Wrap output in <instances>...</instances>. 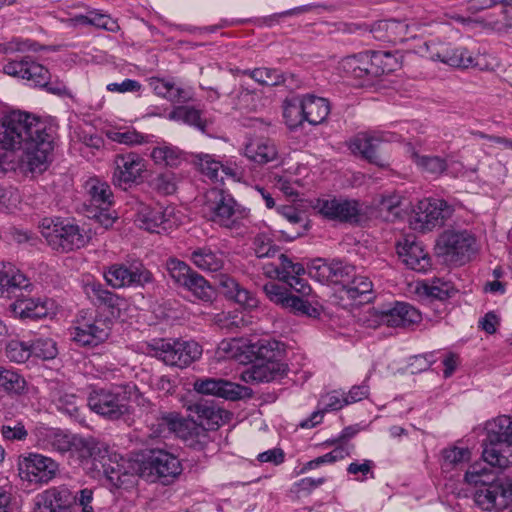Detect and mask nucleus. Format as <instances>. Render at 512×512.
Returning <instances> with one entry per match:
<instances>
[{"instance_id":"obj_61","label":"nucleus","mask_w":512,"mask_h":512,"mask_svg":"<svg viewBox=\"0 0 512 512\" xmlns=\"http://www.w3.org/2000/svg\"><path fill=\"white\" fill-rule=\"evenodd\" d=\"M418 166L434 177H438L449 167L446 161L439 156H418Z\"/></svg>"},{"instance_id":"obj_12","label":"nucleus","mask_w":512,"mask_h":512,"mask_svg":"<svg viewBox=\"0 0 512 512\" xmlns=\"http://www.w3.org/2000/svg\"><path fill=\"white\" fill-rule=\"evenodd\" d=\"M313 209L323 218L349 224H358L363 217L362 205L354 199L325 196L315 200Z\"/></svg>"},{"instance_id":"obj_19","label":"nucleus","mask_w":512,"mask_h":512,"mask_svg":"<svg viewBox=\"0 0 512 512\" xmlns=\"http://www.w3.org/2000/svg\"><path fill=\"white\" fill-rule=\"evenodd\" d=\"M138 226L151 233H162L170 231L177 225L174 217V208L142 205L136 217Z\"/></svg>"},{"instance_id":"obj_22","label":"nucleus","mask_w":512,"mask_h":512,"mask_svg":"<svg viewBox=\"0 0 512 512\" xmlns=\"http://www.w3.org/2000/svg\"><path fill=\"white\" fill-rule=\"evenodd\" d=\"M110 334V326L103 319H87L81 316L73 328L72 338L82 346H97Z\"/></svg>"},{"instance_id":"obj_53","label":"nucleus","mask_w":512,"mask_h":512,"mask_svg":"<svg viewBox=\"0 0 512 512\" xmlns=\"http://www.w3.org/2000/svg\"><path fill=\"white\" fill-rule=\"evenodd\" d=\"M32 354L43 360L54 359L58 354L56 342L47 337H39L31 341Z\"/></svg>"},{"instance_id":"obj_49","label":"nucleus","mask_w":512,"mask_h":512,"mask_svg":"<svg viewBox=\"0 0 512 512\" xmlns=\"http://www.w3.org/2000/svg\"><path fill=\"white\" fill-rule=\"evenodd\" d=\"M465 481L468 484L480 486V488H486L492 484H500L497 482L496 475L490 469L480 465H473L467 470Z\"/></svg>"},{"instance_id":"obj_28","label":"nucleus","mask_w":512,"mask_h":512,"mask_svg":"<svg viewBox=\"0 0 512 512\" xmlns=\"http://www.w3.org/2000/svg\"><path fill=\"white\" fill-rule=\"evenodd\" d=\"M219 286L227 297L234 299L243 307L248 309L257 307V298L249 290L241 286L234 278L226 274H220Z\"/></svg>"},{"instance_id":"obj_64","label":"nucleus","mask_w":512,"mask_h":512,"mask_svg":"<svg viewBox=\"0 0 512 512\" xmlns=\"http://www.w3.org/2000/svg\"><path fill=\"white\" fill-rule=\"evenodd\" d=\"M415 241L405 239L404 243H398L397 254L401 262L409 269H416V256L414 254Z\"/></svg>"},{"instance_id":"obj_30","label":"nucleus","mask_w":512,"mask_h":512,"mask_svg":"<svg viewBox=\"0 0 512 512\" xmlns=\"http://www.w3.org/2000/svg\"><path fill=\"white\" fill-rule=\"evenodd\" d=\"M343 298L352 300L355 304L367 303L372 299L373 283L364 275L357 274L342 288Z\"/></svg>"},{"instance_id":"obj_18","label":"nucleus","mask_w":512,"mask_h":512,"mask_svg":"<svg viewBox=\"0 0 512 512\" xmlns=\"http://www.w3.org/2000/svg\"><path fill=\"white\" fill-rule=\"evenodd\" d=\"M93 441L73 435L60 429H49L44 438V445L51 451L64 454L66 452H79V457H93Z\"/></svg>"},{"instance_id":"obj_59","label":"nucleus","mask_w":512,"mask_h":512,"mask_svg":"<svg viewBox=\"0 0 512 512\" xmlns=\"http://www.w3.org/2000/svg\"><path fill=\"white\" fill-rule=\"evenodd\" d=\"M54 401L58 408V410L66 413L72 418L79 417V405L78 402L81 401L76 395L68 394V393H58L54 395Z\"/></svg>"},{"instance_id":"obj_8","label":"nucleus","mask_w":512,"mask_h":512,"mask_svg":"<svg viewBox=\"0 0 512 512\" xmlns=\"http://www.w3.org/2000/svg\"><path fill=\"white\" fill-rule=\"evenodd\" d=\"M3 72L9 76L25 79L31 85L44 88L53 94L61 95L66 91L64 82L58 79L52 80L49 70L29 56L9 61L3 66Z\"/></svg>"},{"instance_id":"obj_20","label":"nucleus","mask_w":512,"mask_h":512,"mask_svg":"<svg viewBox=\"0 0 512 512\" xmlns=\"http://www.w3.org/2000/svg\"><path fill=\"white\" fill-rule=\"evenodd\" d=\"M309 275L319 281H332L336 283L347 284L356 275V269L353 265L340 260H333L330 263L317 259L313 261L309 268Z\"/></svg>"},{"instance_id":"obj_29","label":"nucleus","mask_w":512,"mask_h":512,"mask_svg":"<svg viewBox=\"0 0 512 512\" xmlns=\"http://www.w3.org/2000/svg\"><path fill=\"white\" fill-rule=\"evenodd\" d=\"M305 121L311 125L323 123L330 113V103L328 99L318 97L312 94L302 96Z\"/></svg>"},{"instance_id":"obj_51","label":"nucleus","mask_w":512,"mask_h":512,"mask_svg":"<svg viewBox=\"0 0 512 512\" xmlns=\"http://www.w3.org/2000/svg\"><path fill=\"white\" fill-rule=\"evenodd\" d=\"M196 157L197 164L205 176L215 183L223 182V175H221L223 162L210 154H199Z\"/></svg>"},{"instance_id":"obj_13","label":"nucleus","mask_w":512,"mask_h":512,"mask_svg":"<svg viewBox=\"0 0 512 512\" xmlns=\"http://www.w3.org/2000/svg\"><path fill=\"white\" fill-rule=\"evenodd\" d=\"M88 193L90 204L87 207V217L94 219L105 229L112 227L117 216L111 209L113 194L110 186L106 182L92 179L88 183Z\"/></svg>"},{"instance_id":"obj_35","label":"nucleus","mask_w":512,"mask_h":512,"mask_svg":"<svg viewBox=\"0 0 512 512\" xmlns=\"http://www.w3.org/2000/svg\"><path fill=\"white\" fill-rule=\"evenodd\" d=\"M451 291L450 283L439 278H434L431 282L418 281V303L423 304L428 300H446L451 297Z\"/></svg>"},{"instance_id":"obj_34","label":"nucleus","mask_w":512,"mask_h":512,"mask_svg":"<svg viewBox=\"0 0 512 512\" xmlns=\"http://www.w3.org/2000/svg\"><path fill=\"white\" fill-rule=\"evenodd\" d=\"M182 439L188 448L201 452L204 456L214 451L213 440L208 430L194 422Z\"/></svg>"},{"instance_id":"obj_44","label":"nucleus","mask_w":512,"mask_h":512,"mask_svg":"<svg viewBox=\"0 0 512 512\" xmlns=\"http://www.w3.org/2000/svg\"><path fill=\"white\" fill-rule=\"evenodd\" d=\"M283 117L286 125L291 130L298 128L305 121L302 96L285 100Z\"/></svg>"},{"instance_id":"obj_40","label":"nucleus","mask_w":512,"mask_h":512,"mask_svg":"<svg viewBox=\"0 0 512 512\" xmlns=\"http://www.w3.org/2000/svg\"><path fill=\"white\" fill-rule=\"evenodd\" d=\"M412 307L404 302H396L393 307L383 309L380 311V321L390 327L405 326L406 323H410V313Z\"/></svg>"},{"instance_id":"obj_33","label":"nucleus","mask_w":512,"mask_h":512,"mask_svg":"<svg viewBox=\"0 0 512 512\" xmlns=\"http://www.w3.org/2000/svg\"><path fill=\"white\" fill-rule=\"evenodd\" d=\"M190 260L196 267L207 272H218L224 266L223 252L209 247L194 249L190 254Z\"/></svg>"},{"instance_id":"obj_1","label":"nucleus","mask_w":512,"mask_h":512,"mask_svg":"<svg viewBox=\"0 0 512 512\" xmlns=\"http://www.w3.org/2000/svg\"><path fill=\"white\" fill-rule=\"evenodd\" d=\"M57 128L30 113L14 110L0 121V144L4 149H22L21 167L42 173L48 167L54 149Z\"/></svg>"},{"instance_id":"obj_26","label":"nucleus","mask_w":512,"mask_h":512,"mask_svg":"<svg viewBox=\"0 0 512 512\" xmlns=\"http://www.w3.org/2000/svg\"><path fill=\"white\" fill-rule=\"evenodd\" d=\"M149 85L154 93L171 103H187L193 100L191 90L185 89L174 78H150Z\"/></svg>"},{"instance_id":"obj_25","label":"nucleus","mask_w":512,"mask_h":512,"mask_svg":"<svg viewBox=\"0 0 512 512\" xmlns=\"http://www.w3.org/2000/svg\"><path fill=\"white\" fill-rule=\"evenodd\" d=\"M381 135L359 134L351 142L350 148L354 154H360L364 159L379 167L388 165L386 158L380 154Z\"/></svg>"},{"instance_id":"obj_48","label":"nucleus","mask_w":512,"mask_h":512,"mask_svg":"<svg viewBox=\"0 0 512 512\" xmlns=\"http://www.w3.org/2000/svg\"><path fill=\"white\" fill-rule=\"evenodd\" d=\"M182 286L200 300L210 301L212 298V288L208 281L194 270Z\"/></svg>"},{"instance_id":"obj_3","label":"nucleus","mask_w":512,"mask_h":512,"mask_svg":"<svg viewBox=\"0 0 512 512\" xmlns=\"http://www.w3.org/2000/svg\"><path fill=\"white\" fill-rule=\"evenodd\" d=\"M466 15L451 12L448 16L463 25L477 24L502 32L512 27V0H466Z\"/></svg>"},{"instance_id":"obj_9","label":"nucleus","mask_w":512,"mask_h":512,"mask_svg":"<svg viewBox=\"0 0 512 512\" xmlns=\"http://www.w3.org/2000/svg\"><path fill=\"white\" fill-rule=\"evenodd\" d=\"M89 408L109 420H117L129 413V396L121 385L93 388L87 398Z\"/></svg>"},{"instance_id":"obj_50","label":"nucleus","mask_w":512,"mask_h":512,"mask_svg":"<svg viewBox=\"0 0 512 512\" xmlns=\"http://www.w3.org/2000/svg\"><path fill=\"white\" fill-rule=\"evenodd\" d=\"M25 386V379L17 371L0 366V388L8 393L20 394Z\"/></svg>"},{"instance_id":"obj_63","label":"nucleus","mask_w":512,"mask_h":512,"mask_svg":"<svg viewBox=\"0 0 512 512\" xmlns=\"http://www.w3.org/2000/svg\"><path fill=\"white\" fill-rule=\"evenodd\" d=\"M304 297L305 296L302 295L299 297L291 294L285 308L297 315L316 316L318 313L317 309L313 307L309 301L305 300Z\"/></svg>"},{"instance_id":"obj_32","label":"nucleus","mask_w":512,"mask_h":512,"mask_svg":"<svg viewBox=\"0 0 512 512\" xmlns=\"http://www.w3.org/2000/svg\"><path fill=\"white\" fill-rule=\"evenodd\" d=\"M275 144L268 139H255L245 145L244 155L252 162L263 165L277 158Z\"/></svg>"},{"instance_id":"obj_14","label":"nucleus","mask_w":512,"mask_h":512,"mask_svg":"<svg viewBox=\"0 0 512 512\" xmlns=\"http://www.w3.org/2000/svg\"><path fill=\"white\" fill-rule=\"evenodd\" d=\"M18 467L26 480L40 484H47L53 480L59 470V464L54 459L39 453L21 456Z\"/></svg>"},{"instance_id":"obj_27","label":"nucleus","mask_w":512,"mask_h":512,"mask_svg":"<svg viewBox=\"0 0 512 512\" xmlns=\"http://www.w3.org/2000/svg\"><path fill=\"white\" fill-rule=\"evenodd\" d=\"M102 466L107 480L116 488H122L132 484L134 475L137 474L136 463L132 464L124 459L118 462L109 458L105 460Z\"/></svg>"},{"instance_id":"obj_6","label":"nucleus","mask_w":512,"mask_h":512,"mask_svg":"<svg viewBox=\"0 0 512 512\" xmlns=\"http://www.w3.org/2000/svg\"><path fill=\"white\" fill-rule=\"evenodd\" d=\"M137 474L150 482L171 483L182 471L180 460L163 449H151L136 462Z\"/></svg>"},{"instance_id":"obj_37","label":"nucleus","mask_w":512,"mask_h":512,"mask_svg":"<svg viewBox=\"0 0 512 512\" xmlns=\"http://www.w3.org/2000/svg\"><path fill=\"white\" fill-rule=\"evenodd\" d=\"M368 66L366 51L342 59L339 63V70L347 77L370 80Z\"/></svg>"},{"instance_id":"obj_46","label":"nucleus","mask_w":512,"mask_h":512,"mask_svg":"<svg viewBox=\"0 0 512 512\" xmlns=\"http://www.w3.org/2000/svg\"><path fill=\"white\" fill-rule=\"evenodd\" d=\"M277 212L291 225H298V228L296 229L294 234L287 235V238L289 240H294L297 237H300L307 230L308 223L306 221L305 215L296 207L292 205L279 206L277 207Z\"/></svg>"},{"instance_id":"obj_16","label":"nucleus","mask_w":512,"mask_h":512,"mask_svg":"<svg viewBox=\"0 0 512 512\" xmlns=\"http://www.w3.org/2000/svg\"><path fill=\"white\" fill-rule=\"evenodd\" d=\"M278 264H267L264 267L265 273L269 277H276L285 282L302 296H307L311 292L309 284L300 276L305 273V269L300 263H293L285 254H280Z\"/></svg>"},{"instance_id":"obj_62","label":"nucleus","mask_w":512,"mask_h":512,"mask_svg":"<svg viewBox=\"0 0 512 512\" xmlns=\"http://www.w3.org/2000/svg\"><path fill=\"white\" fill-rule=\"evenodd\" d=\"M107 137L116 143L124 145H138L144 142V136L135 130H113L107 132Z\"/></svg>"},{"instance_id":"obj_52","label":"nucleus","mask_w":512,"mask_h":512,"mask_svg":"<svg viewBox=\"0 0 512 512\" xmlns=\"http://www.w3.org/2000/svg\"><path fill=\"white\" fill-rule=\"evenodd\" d=\"M402 197L399 194L391 193L387 195H381L377 201V207L379 212L385 215V219L392 221L393 219L400 216V206L402 205Z\"/></svg>"},{"instance_id":"obj_23","label":"nucleus","mask_w":512,"mask_h":512,"mask_svg":"<svg viewBox=\"0 0 512 512\" xmlns=\"http://www.w3.org/2000/svg\"><path fill=\"white\" fill-rule=\"evenodd\" d=\"M194 390L200 394L213 395L226 400H238L246 390L243 386L224 379L200 378L193 384Z\"/></svg>"},{"instance_id":"obj_47","label":"nucleus","mask_w":512,"mask_h":512,"mask_svg":"<svg viewBox=\"0 0 512 512\" xmlns=\"http://www.w3.org/2000/svg\"><path fill=\"white\" fill-rule=\"evenodd\" d=\"M471 452L466 447L451 446L442 451V468L451 470L468 462Z\"/></svg>"},{"instance_id":"obj_2","label":"nucleus","mask_w":512,"mask_h":512,"mask_svg":"<svg viewBox=\"0 0 512 512\" xmlns=\"http://www.w3.org/2000/svg\"><path fill=\"white\" fill-rule=\"evenodd\" d=\"M33 283L30 279L10 262L0 263V298L16 297L9 305L8 311L14 318L41 319L48 316L53 307L47 298H31L18 291H31Z\"/></svg>"},{"instance_id":"obj_54","label":"nucleus","mask_w":512,"mask_h":512,"mask_svg":"<svg viewBox=\"0 0 512 512\" xmlns=\"http://www.w3.org/2000/svg\"><path fill=\"white\" fill-rule=\"evenodd\" d=\"M166 270L174 282L180 286L187 283V278L193 272L187 263L177 258H169L166 261Z\"/></svg>"},{"instance_id":"obj_31","label":"nucleus","mask_w":512,"mask_h":512,"mask_svg":"<svg viewBox=\"0 0 512 512\" xmlns=\"http://www.w3.org/2000/svg\"><path fill=\"white\" fill-rule=\"evenodd\" d=\"M369 79L389 74L398 67V60L389 51H367Z\"/></svg>"},{"instance_id":"obj_45","label":"nucleus","mask_w":512,"mask_h":512,"mask_svg":"<svg viewBox=\"0 0 512 512\" xmlns=\"http://www.w3.org/2000/svg\"><path fill=\"white\" fill-rule=\"evenodd\" d=\"M151 157L155 164L169 167H178L184 161L182 152L178 148L168 145L155 147L151 152Z\"/></svg>"},{"instance_id":"obj_21","label":"nucleus","mask_w":512,"mask_h":512,"mask_svg":"<svg viewBox=\"0 0 512 512\" xmlns=\"http://www.w3.org/2000/svg\"><path fill=\"white\" fill-rule=\"evenodd\" d=\"M38 499L34 512H73L74 492L66 485L50 487Z\"/></svg>"},{"instance_id":"obj_58","label":"nucleus","mask_w":512,"mask_h":512,"mask_svg":"<svg viewBox=\"0 0 512 512\" xmlns=\"http://www.w3.org/2000/svg\"><path fill=\"white\" fill-rule=\"evenodd\" d=\"M193 423L184 419L178 412H164V425L168 426L169 433H174L178 437L183 438L186 431Z\"/></svg>"},{"instance_id":"obj_24","label":"nucleus","mask_w":512,"mask_h":512,"mask_svg":"<svg viewBox=\"0 0 512 512\" xmlns=\"http://www.w3.org/2000/svg\"><path fill=\"white\" fill-rule=\"evenodd\" d=\"M285 373V366L271 359H257L241 373V379L250 384L270 382Z\"/></svg>"},{"instance_id":"obj_42","label":"nucleus","mask_w":512,"mask_h":512,"mask_svg":"<svg viewBox=\"0 0 512 512\" xmlns=\"http://www.w3.org/2000/svg\"><path fill=\"white\" fill-rule=\"evenodd\" d=\"M85 293L98 305H104L110 309L119 308L120 306L121 298L115 293L105 289L101 283H88L85 286Z\"/></svg>"},{"instance_id":"obj_55","label":"nucleus","mask_w":512,"mask_h":512,"mask_svg":"<svg viewBox=\"0 0 512 512\" xmlns=\"http://www.w3.org/2000/svg\"><path fill=\"white\" fill-rule=\"evenodd\" d=\"M375 463L373 460L364 459L360 462H352L347 466V473L354 476V480L358 482H365L368 479H374Z\"/></svg>"},{"instance_id":"obj_39","label":"nucleus","mask_w":512,"mask_h":512,"mask_svg":"<svg viewBox=\"0 0 512 512\" xmlns=\"http://www.w3.org/2000/svg\"><path fill=\"white\" fill-rule=\"evenodd\" d=\"M168 119L184 123L201 131L206 128V121L202 119L201 110L193 106L179 105L174 107L169 113Z\"/></svg>"},{"instance_id":"obj_15","label":"nucleus","mask_w":512,"mask_h":512,"mask_svg":"<svg viewBox=\"0 0 512 512\" xmlns=\"http://www.w3.org/2000/svg\"><path fill=\"white\" fill-rule=\"evenodd\" d=\"M145 170V160L138 153H118L113 159L112 182L115 186L126 189L136 183Z\"/></svg>"},{"instance_id":"obj_56","label":"nucleus","mask_w":512,"mask_h":512,"mask_svg":"<svg viewBox=\"0 0 512 512\" xmlns=\"http://www.w3.org/2000/svg\"><path fill=\"white\" fill-rule=\"evenodd\" d=\"M129 262L113 264L105 272L104 277L107 283L113 288H125L127 282Z\"/></svg>"},{"instance_id":"obj_10","label":"nucleus","mask_w":512,"mask_h":512,"mask_svg":"<svg viewBox=\"0 0 512 512\" xmlns=\"http://www.w3.org/2000/svg\"><path fill=\"white\" fill-rule=\"evenodd\" d=\"M423 58L441 63L453 68L467 69L478 67L483 69L482 58L478 53L466 47L451 46L444 43L424 42L418 51Z\"/></svg>"},{"instance_id":"obj_57","label":"nucleus","mask_w":512,"mask_h":512,"mask_svg":"<svg viewBox=\"0 0 512 512\" xmlns=\"http://www.w3.org/2000/svg\"><path fill=\"white\" fill-rule=\"evenodd\" d=\"M5 354L10 361L16 363H24L33 355L30 344L18 340H11L7 344Z\"/></svg>"},{"instance_id":"obj_17","label":"nucleus","mask_w":512,"mask_h":512,"mask_svg":"<svg viewBox=\"0 0 512 512\" xmlns=\"http://www.w3.org/2000/svg\"><path fill=\"white\" fill-rule=\"evenodd\" d=\"M453 213L454 208L443 199L418 201V232L427 233L442 227Z\"/></svg>"},{"instance_id":"obj_36","label":"nucleus","mask_w":512,"mask_h":512,"mask_svg":"<svg viewBox=\"0 0 512 512\" xmlns=\"http://www.w3.org/2000/svg\"><path fill=\"white\" fill-rule=\"evenodd\" d=\"M502 484H492L486 488H479L474 494L477 506L486 511L500 509L506 505L502 497Z\"/></svg>"},{"instance_id":"obj_60","label":"nucleus","mask_w":512,"mask_h":512,"mask_svg":"<svg viewBox=\"0 0 512 512\" xmlns=\"http://www.w3.org/2000/svg\"><path fill=\"white\" fill-rule=\"evenodd\" d=\"M0 433L5 441H24L28 436V431L21 421H9L0 428Z\"/></svg>"},{"instance_id":"obj_11","label":"nucleus","mask_w":512,"mask_h":512,"mask_svg":"<svg viewBox=\"0 0 512 512\" xmlns=\"http://www.w3.org/2000/svg\"><path fill=\"white\" fill-rule=\"evenodd\" d=\"M149 352L166 365L182 369L200 358L202 348L195 341L160 339L149 345Z\"/></svg>"},{"instance_id":"obj_38","label":"nucleus","mask_w":512,"mask_h":512,"mask_svg":"<svg viewBox=\"0 0 512 512\" xmlns=\"http://www.w3.org/2000/svg\"><path fill=\"white\" fill-rule=\"evenodd\" d=\"M188 410L197 416L200 421L198 426H219L222 421L223 410L208 401H199L191 404Z\"/></svg>"},{"instance_id":"obj_41","label":"nucleus","mask_w":512,"mask_h":512,"mask_svg":"<svg viewBox=\"0 0 512 512\" xmlns=\"http://www.w3.org/2000/svg\"><path fill=\"white\" fill-rule=\"evenodd\" d=\"M243 75L249 76L260 85L279 86L285 83L286 75L279 69L260 67L255 69H246L241 72Z\"/></svg>"},{"instance_id":"obj_5","label":"nucleus","mask_w":512,"mask_h":512,"mask_svg":"<svg viewBox=\"0 0 512 512\" xmlns=\"http://www.w3.org/2000/svg\"><path fill=\"white\" fill-rule=\"evenodd\" d=\"M476 244V237L471 231L448 228L437 236L434 251L447 263L463 265L476 254Z\"/></svg>"},{"instance_id":"obj_43","label":"nucleus","mask_w":512,"mask_h":512,"mask_svg":"<svg viewBox=\"0 0 512 512\" xmlns=\"http://www.w3.org/2000/svg\"><path fill=\"white\" fill-rule=\"evenodd\" d=\"M154 282L153 273L139 260L129 262L125 288H144Z\"/></svg>"},{"instance_id":"obj_4","label":"nucleus","mask_w":512,"mask_h":512,"mask_svg":"<svg viewBox=\"0 0 512 512\" xmlns=\"http://www.w3.org/2000/svg\"><path fill=\"white\" fill-rule=\"evenodd\" d=\"M209 220L237 235L245 234L252 224L250 209L240 205L224 190H213L207 202Z\"/></svg>"},{"instance_id":"obj_7","label":"nucleus","mask_w":512,"mask_h":512,"mask_svg":"<svg viewBox=\"0 0 512 512\" xmlns=\"http://www.w3.org/2000/svg\"><path fill=\"white\" fill-rule=\"evenodd\" d=\"M39 229L48 245L56 251L69 252L84 247L88 242L84 230L68 219L44 218Z\"/></svg>"}]
</instances>
